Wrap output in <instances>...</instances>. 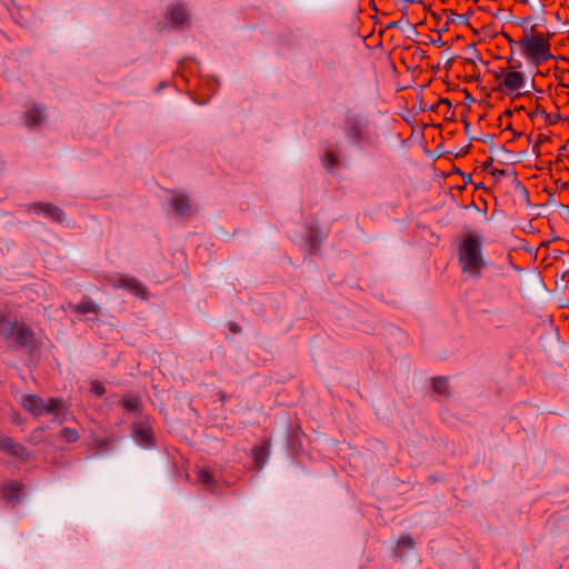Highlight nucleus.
Segmentation results:
<instances>
[{"label": "nucleus", "mask_w": 569, "mask_h": 569, "mask_svg": "<svg viewBox=\"0 0 569 569\" xmlns=\"http://www.w3.org/2000/svg\"><path fill=\"white\" fill-rule=\"evenodd\" d=\"M17 322L9 320L7 317H0V340H9L16 329Z\"/></svg>", "instance_id": "nucleus-12"}, {"label": "nucleus", "mask_w": 569, "mask_h": 569, "mask_svg": "<svg viewBox=\"0 0 569 569\" xmlns=\"http://www.w3.org/2000/svg\"><path fill=\"white\" fill-rule=\"evenodd\" d=\"M338 156L336 154V152L331 151V150H327L325 152V156L322 158V164L329 169V170H332L333 168H336L338 166Z\"/></svg>", "instance_id": "nucleus-18"}, {"label": "nucleus", "mask_w": 569, "mask_h": 569, "mask_svg": "<svg viewBox=\"0 0 569 569\" xmlns=\"http://www.w3.org/2000/svg\"><path fill=\"white\" fill-rule=\"evenodd\" d=\"M0 448L13 456L21 457L26 449L22 445L16 443L11 438L9 437H2L0 436Z\"/></svg>", "instance_id": "nucleus-11"}, {"label": "nucleus", "mask_w": 569, "mask_h": 569, "mask_svg": "<svg viewBox=\"0 0 569 569\" xmlns=\"http://www.w3.org/2000/svg\"><path fill=\"white\" fill-rule=\"evenodd\" d=\"M433 390L440 395H448V380L447 378L436 377L432 379Z\"/></svg>", "instance_id": "nucleus-17"}, {"label": "nucleus", "mask_w": 569, "mask_h": 569, "mask_svg": "<svg viewBox=\"0 0 569 569\" xmlns=\"http://www.w3.org/2000/svg\"><path fill=\"white\" fill-rule=\"evenodd\" d=\"M43 120L42 110L38 107L30 108L24 116V123L28 127H36L40 124Z\"/></svg>", "instance_id": "nucleus-13"}, {"label": "nucleus", "mask_w": 569, "mask_h": 569, "mask_svg": "<svg viewBox=\"0 0 569 569\" xmlns=\"http://www.w3.org/2000/svg\"><path fill=\"white\" fill-rule=\"evenodd\" d=\"M27 211L30 213H43L50 220L61 223L66 219L62 209L52 203L34 202L28 206Z\"/></svg>", "instance_id": "nucleus-5"}, {"label": "nucleus", "mask_w": 569, "mask_h": 569, "mask_svg": "<svg viewBox=\"0 0 569 569\" xmlns=\"http://www.w3.org/2000/svg\"><path fill=\"white\" fill-rule=\"evenodd\" d=\"M70 309L82 316L97 313L99 311V307L90 300H82L78 305H70Z\"/></svg>", "instance_id": "nucleus-14"}, {"label": "nucleus", "mask_w": 569, "mask_h": 569, "mask_svg": "<svg viewBox=\"0 0 569 569\" xmlns=\"http://www.w3.org/2000/svg\"><path fill=\"white\" fill-rule=\"evenodd\" d=\"M61 437L63 438L64 441L71 443L76 442L79 439V433L76 429L63 428L61 430Z\"/></svg>", "instance_id": "nucleus-20"}, {"label": "nucleus", "mask_w": 569, "mask_h": 569, "mask_svg": "<svg viewBox=\"0 0 569 569\" xmlns=\"http://www.w3.org/2000/svg\"><path fill=\"white\" fill-rule=\"evenodd\" d=\"M16 341L20 347L33 348L36 345V335L33 330L26 323L16 326L14 333Z\"/></svg>", "instance_id": "nucleus-7"}, {"label": "nucleus", "mask_w": 569, "mask_h": 569, "mask_svg": "<svg viewBox=\"0 0 569 569\" xmlns=\"http://www.w3.org/2000/svg\"><path fill=\"white\" fill-rule=\"evenodd\" d=\"M134 440L144 448H150L154 445V435L150 427L138 426L133 431Z\"/></svg>", "instance_id": "nucleus-9"}, {"label": "nucleus", "mask_w": 569, "mask_h": 569, "mask_svg": "<svg viewBox=\"0 0 569 569\" xmlns=\"http://www.w3.org/2000/svg\"><path fill=\"white\" fill-rule=\"evenodd\" d=\"M459 263L462 273L475 279L480 278L486 261L482 256V241L478 236L468 234L462 239L459 247Z\"/></svg>", "instance_id": "nucleus-2"}, {"label": "nucleus", "mask_w": 569, "mask_h": 569, "mask_svg": "<svg viewBox=\"0 0 569 569\" xmlns=\"http://www.w3.org/2000/svg\"><path fill=\"white\" fill-rule=\"evenodd\" d=\"M21 406L33 416H41L47 412V405L43 399L37 395H27L21 399Z\"/></svg>", "instance_id": "nucleus-8"}, {"label": "nucleus", "mask_w": 569, "mask_h": 569, "mask_svg": "<svg viewBox=\"0 0 569 569\" xmlns=\"http://www.w3.org/2000/svg\"><path fill=\"white\" fill-rule=\"evenodd\" d=\"M197 479L199 480V482H201L208 489L212 490L216 488V481L213 479V475L209 469L199 468L197 470Z\"/></svg>", "instance_id": "nucleus-15"}, {"label": "nucleus", "mask_w": 569, "mask_h": 569, "mask_svg": "<svg viewBox=\"0 0 569 569\" xmlns=\"http://www.w3.org/2000/svg\"><path fill=\"white\" fill-rule=\"evenodd\" d=\"M529 116H530L531 118H533L535 116H541V117H543L545 119H548V120H549V114H548V113L546 112V110H545L541 106H539V104H537V106H536L535 110H533V111H531V112L529 113Z\"/></svg>", "instance_id": "nucleus-24"}, {"label": "nucleus", "mask_w": 569, "mask_h": 569, "mask_svg": "<svg viewBox=\"0 0 569 569\" xmlns=\"http://www.w3.org/2000/svg\"><path fill=\"white\" fill-rule=\"evenodd\" d=\"M398 546L407 548V549H411L415 546V541L410 536L405 535L399 538Z\"/></svg>", "instance_id": "nucleus-21"}, {"label": "nucleus", "mask_w": 569, "mask_h": 569, "mask_svg": "<svg viewBox=\"0 0 569 569\" xmlns=\"http://www.w3.org/2000/svg\"><path fill=\"white\" fill-rule=\"evenodd\" d=\"M496 79H501L500 86L509 94L519 92L526 84L525 74L516 70H501L500 73H496Z\"/></svg>", "instance_id": "nucleus-4"}, {"label": "nucleus", "mask_w": 569, "mask_h": 569, "mask_svg": "<svg viewBox=\"0 0 569 569\" xmlns=\"http://www.w3.org/2000/svg\"><path fill=\"white\" fill-rule=\"evenodd\" d=\"M90 390H91V392H93L97 396H102L106 392V388H104L103 383L100 381H93L91 383Z\"/></svg>", "instance_id": "nucleus-22"}, {"label": "nucleus", "mask_w": 569, "mask_h": 569, "mask_svg": "<svg viewBox=\"0 0 569 569\" xmlns=\"http://www.w3.org/2000/svg\"><path fill=\"white\" fill-rule=\"evenodd\" d=\"M171 21L176 24H182L186 22L188 14L183 6L177 4L171 9L170 12Z\"/></svg>", "instance_id": "nucleus-16"}, {"label": "nucleus", "mask_w": 569, "mask_h": 569, "mask_svg": "<svg viewBox=\"0 0 569 569\" xmlns=\"http://www.w3.org/2000/svg\"><path fill=\"white\" fill-rule=\"evenodd\" d=\"M170 204L179 216L186 214L190 210L189 198L183 193H174Z\"/></svg>", "instance_id": "nucleus-10"}, {"label": "nucleus", "mask_w": 569, "mask_h": 569, "mask_svg": "<svg viewBox=\"0 0 569 569\" xmlns=\"http://www.w3.org/2000/svg\"><path fill=\"white\" fill-rule=\"evenodd\" d=\"M343 131L346 137L353 143L367 141L369 138L367 132V123L351 109H348L345 112Z\"/></svg>", "instance_id": "nucleus-3"}, {"label": "nucleus", "mask_w": 569, "mask_h": 569, "mask_svg": "<svg viewBox=\"0 0 569 569\" xmlns=\"http://www.w3.org/2000/svg\"><path fill=\"white\" fill-rule=\"evenodd\" d=\"M114 288H126L137 297L146 298L147 289L136 278L122 276L113 283Z\"/></svg>", "instance_id": "nucleus-6"}, {"label": "nucleus", "mask_w": 569, "mask_h": 569, "mask_svg": "<svg viewBox=\"0 0 569 569\" xmlns=\"http://www.w3.org/2000/svg\"><path fill=\"white\" fill-rule=\"evenodd\" d=\"M509 43L512 46L515 41L509 38ZM516 44L520 54L535 67L555 58L551 53L550 34L539 31L537 26L525 27L523 34Z\"/></svg>", "instance_id": "nucleus-1"}, {"label": "nucleus", "mask_w": 569, "mask_h": 569, "mask_svg": "<svg viewBox=\"0 0 569 569\" xmlns=\"http://www.w3.org/2000/svg\"><path fill=\"white\" fill-rule=\"evenodd\" d=\"M121 405L129 411H138L140 409V400L137 397H127L121 400Z\"/></svg>", "instance_id": "nucleus-19"}, {"label": "nucleus", "mask_w": 569, "mask_h": 569, "mask_svg": "<svg viewBox=\"0 0 569 569\" xmlns=\"http://www.w3.org/2000/svg\"><path fill=\"white\" fill-rule=\"evenodd\" d=\"M19 491V488L18 487H14L12 485H9V486H6L3 488V493L9 497V498H13L16 496V493Z\"/></svg>", "instance_id": "nucleus-25"}, {"label": "nucleus", "mask_w": 569, "mask_h": 569, "mask_svg": "<svg viewBox=\"0 0 569 569\" xmlns=\"http://www.w3.org/2000/svg\"><path fill=\"white\" fill-rule=\"evenodd\" d=\"M61 400L51 398L47 405V411L48 412H54L61 407Z\"/></svg>", "instance_id": "nucleus-23"}]
</instances>
